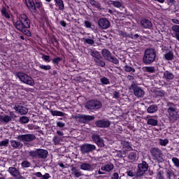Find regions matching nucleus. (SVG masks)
<instances>
[{
  "label": "nucleus",
  "mask_w": 179,
  "mask_h": 179,
  "mask_svg": "<svg viewBox=\"0 0 179 179\" xmlns=\"http://www.w3.org/2000/svg\"><path fill=\"white\" fill-rule=\"evenodd\" d=\"M31 24V20L26 14H20L17 21L14 23V27L21 31L27 37L31 36V32H30V26Z\"/></svg>",
  "instance_id": "1"
},
{
  "label": "nucleus",
  "mask_w": 179,
  "mask_h": 179,
  "mask_svg": "<svg viewBox=\"0 0 179 179\" xmlns=\"http://www.w3.org/2000/svg\"><path fill=\"white\" fill-rule=\"evenodd\" d=\"M157 57V51L153 48H149L145 49L144 55L143 56V64L144 65H152L154 62H156V58Z\"/></svg>",
  "instance_id": "2"
},
{
  "label": "nucleus",
  "mask_w": 179,
  "mask_h": 179,
  "mask_svg": "<svg viewBox=\"0 0 179 179\" xmlns=\"http://www.w3.org/2000/svg\"><path fill=\"white\" fill-rule=\"evenodd\" d=\"M148 170H149V164L146 161H142L141 163L138 164L137 168H136V176L142 179L146 175Z\"/></svg>",
  "instance_id": "3"
},
{
  "label": "nucleus",
  "mask_w": 179,
  "mask_h": 179,
  "mask_svg": "<svg viewBox=\"0 0 179 179\" xmlns=\"http://www.w3.org/2000/svg\"><path fill=\"white\" fill-rule=\"evenodd\" d=\"M29 156L33 159H47L48 150L44 149H36L29 152Z\"/></svg>",
  "instance_id": "4"
},
{
  "label": "nucleus",
  "mask_w": 179,
  "mask_h": 179,
  "mask_svg": "<svg viewBox=\"0 0 179 179\" xmlns=\"http://www.w3.org/2000/svg\"><path fill=\"white\" fill-rule=\"evenodd\" d=\"M15 76H17V78H19L21 82L25 83V85L34 86V80L29 75L22 72H17L15 73Z\"/></svg>",
  "instance_id": "5"
},
{
  "label": "nucleus",
  "mask_w": 179,
  "mask_h": 179,
  "mask_svg": "<svg viewBox=\"0 0 179 179\" xmlns=\"http://www.w3.org/2000/svg\"><path fill=\"white\" fill-rule=\"evenodd\" d=\"M151 156L153 160H156L157 163H163L164 159H163V152H162V150L157 148H152L150 150Z\"/></svg>",
  "instance_id": "6"
},
{
  "label": "nucleus",
  "mask_w": 179,
  "mask_h": 179,
  "mask_svg": "<svg viewBox=\"0 0 179 179\" xmlns=\"http://www.w3.org/2000/svg\"><path fill=\"white\" fill-rule=\"evenodd\" d=\"M87 110H100L101 107H103V104L99 100L91 99L87 101L85 105Z\"/></svg>",
  "instance_id": "7"
},
{
  "label": "nucleus",
  "mask_w": 179,
  "mask_h": 179,
  "mask_svg": "<svg viewBox=\"0 0 179 179\" xmlns=\"http://www.w3.org/2000/svg\"><path fill=\"white\" fill-rule=\"evenodd\" d=\"M101 54L103 58L108 61V62H111L112 64H115V65L120 64V60L117 59V57L113 56L111 55V52L108 49H102Z\"/></svg>",
  "instance_id": "8"
},
{
  "label": "nucleus",
  "mask_w": 179,
  "mask_h": 179,
  "mask_svg": "<svg viewBox=\"0 0 179 179\" xmlns=\"http://www.w3.org/2000/svg\"><path fill=\"white\" fill-rule=\"evenodd\" d=\"M130 90L133 91V93L136 97L140 98L145 96V91L142 89V87L138 86V84H136L135 82L131 83Z\"/></svg>",
  "instance_id": "9"
},
{
  "label": "nucleus",
  "mask_w": 179,
  "mask_h": 179,
  "mask_svg": "<svg viewBox=\"0 0 179 179\" xmlns=\"http://www.w3.org/2000/svg\"><path fill=\"white\" fill-rule=\"evenodd\" d=\"M75 118L80 124H87L88 122H90V121H93V120H94V116L90 115L78 114L75 116Z\"/></svg>",
  "instance_id": "10"
},
{
  "label": "nucleus",
  "mask_w": 179,
  "mask_h": 179,
  "mask_svg": "<svg viewBox=\"0 0 179 179\" xmlns=\"http://www.w3.org/2000/svg\"><path fill=\"white\" fill-rule=\"evenodd\" d=\"M80 150L83 155H86L96 150V145L90 143H85L80 146Z\"/></svg>",
  "instance_id": "11"
},
{
  "label": "nucleus",
  "mask_w": 179,
  "mask_h": 179,
  "mask_svg": "<svg viewBox=\"0 0 179 179\" xmlns=\"http://www.w3.org/2000/svg\"><path fill=\"white\" fill-rule=\"evenodd\" d=\"M8 171L10 174V176H12V177H14V178L15 179H24V177L22 176V173H20L19 169L15 167H9Z\"/></svg>",
  "instance_id": "12"
},
{
  "label": "nucleus",
  "mask_w": 179,
  "mask_h": 179,
  "mask_svg": "<svg viewBox=\"0 0 179 179\" xmlns=\"http://www.w3.org/2000/svg\"><path fill=\"white\" fill-rule=\"evenodd\" d=\"M92 139L94 143H96L99 148H104V140L97 134H92Z\"/></svg>",
  "instance_id": "13"
},
{
  "label": "nucleus",
  "mask_w": 179,
  "mask_h": 179,
  "mask_svg": "<svg viewBox=\"0 0 179 179\" xmlns=\"http://www.w3.org/2000/svg\"><path fill=\"white\" fill-rule=\"evenodd\" d=\"M13 110L17 113V114H20V115H26L27 113H29V109L25 106H23L19 103H16L13 107Z\"/></svg>",
  "instance_id": "14"
},
{
  "label": "nucleus",
  "mask_w": 179,
  "mask_h": 179,
  "mask_svg": "<svg viewBox=\"0 0 179 179\" xmlns=\"http://www.w3.org/2000/svg\"><path fill=\"white\" fill-rule=\"evenodd\" d=\"M98 26L101 29L106 30V29H108V27H110L111 24H110V21L107 18L102 17L98 20Z\"/></svg>",
  "instance_id": "15"
},
{
  "label": "nucleus",
  "mask_w": 179,
  "mask_h": 179,
  "mask_svg": "<svg viewBox=\"0 0 179 179\" xmlns=\"http://www.w3.org/2000/svg\"><path fill=\"white\" fill-rule=\"evenodd\" d=\"M18 138L22 142H33V141L36 140V135L27 134L20 135Z\"/></svg>",
  "instance_id": "16"
},
{
  "label": "nucleus",
  "mask_w": 179,
  "mask_h": 179,
  "mask_svg": "<svg viewBox=\"0 0 179 179\" xmlns=\"http://www.w3.org/2000/svg\"><path fill=\"white\" fill-rule=\"evenodd\" d=\"M95 125L97 128H109L111 122L110 120H99L95 122Z\"/></svg>",
  "instance_id": "17"
},
{
  "label": "nucleus",
  "mask_w": 179,
  "mask_h": 179,
  "mask_svg": "<svg viewBox=\"0 0 179 179\" xmlns=\"http://www.w3.org/2000/svg\"><path fill=\"white\" fill-rule=\"evenodd\" d=\"M167 113L169 115L170 119L177 121L178 118V114L177 113V110H176V108H167Z\"/></svg>",
  "instance_id": "18"
},
{
  "label": "nucleus",
  "mask_w": 179,
  "mask_h": 179,
  "mask_svg": "<svg viewBox=\"0 0 179 179\" xmlns=\"http://www.w3.org/2000/svg\"><path fill=\"white\" fill-rule=\"evenodd\" d=\"M71 175L73 177L79 178V177H82V176H83V173L77 167L73 166L71 167Z\"/></svg>",
  "instance_id": "19"
},
{
  "label": "nucleus",
  "mask_w": 179,
  "mask_h": 179,
  "mask_svg": "<svg viewBox=\"0 0 179 179\" xmlns=\"http://www.w3.org/2000/svg\"><path fill=\"white\" fill-rule=\"evenodd\" d=\"M10 115H0V122H3L4 124H8L10 121H12V116L13 115V112L10 113Z\"/></svg>",
  "instance_id": "20"
},
{
  "label": "nucleus",
  "mask_w": 179,
  "mask_h": 179,
  "mask_svg": "<svg viewBox=\"0 0 179 179\" xmlns=\"http://www.w3.org/2000/svg\"><path fill=\"white\" fill-rule=\"evenodd\" d=\"M141 27L143 29H152V22L148 19H143L141 21Z\"/></svg>",
  "instance_id": "21"
},
{
  "label": "nucleus",
  "mask_w": 179,
  "mask_h": 179,
  "mask_svg": "<svg viewBox=\"0 0 179 179\" xmlns=\"http://www.w3.org/2000/svg\"><path fill=\"white\" fill-rule=\"evenodd\" d=\"M10 143L13 149H22V148H23V144L20 141L16 140H11Z\"/></svg>",
  "instance_id": "22"
},
{
  "label": "nucleus",
  "mask_w": 179,
  "mask_h": 179,
  "mask_svg": "<svg viewBox=\"0 0 179 179\" xmlns=\"http://www.w3.org/2000/svg\"><path fill=\"white\" fill-rule=\"evenodd\" d=\"M157 119L153 118V116L147 117V124L148 125H152V127H157L158 124Z\"/></svg>",
  "instance_id": "23"
},
{
  "label": "nucleus",
  "mask_w": 179,
  "mask_h": 179,
  "mask_svg": "<svg viewBox=\"0 0 179 179\" xmlns=\"http://www.w3.org/2000/svg\"><path fill=\"white\" fill-rule=\"evenodd\" d=\"M94 61L97 66H100L101 68H104V66H106V62H104L103 57L101 56L96 59H94Z\"/></svg>",
  "instance_id": "24"
},
{
  "label": "nucleus",
  "mask_w": 179,
  "mask_h": 179,
  "mask_svg": "<svg viewBox=\"0 0 179 179\" xmlns=\"http://www.w3.org/2000/svg\"><path fill=\"white\" fill-rule=\"evenodd\" d=\"M90 3L95 8L96 10H101V4L99 1H96L95 0H90Z\"/></svg>",
  "instance_id": "25"
},
{
  "label": "nucleus",
  "mask_w": 179,
  "mask_h": 179,
  "mask_svg": "<svg viewBox=\"0 0 179 179\" xmlns=\"http://www.w3.org/2000/svg\"><path fill=\"white\" fill-rule=\"evenodd\" d=\"M114 169V164L109 163L107 164H105L104 166L101 167V170L102 171H106L107 173L111 171Z\"/></svg>",
  "instance_id": "26"
},
{
  "label": "nucleus",
  "mask_w": 179,
  "mask_h": 179,
  "mask_svg": "<svg viewBox=\"0 0 179 179\" xmlns=\"http://www.w3.org/2000/svg\"><path fill=\"white\" fill-rule=\"evenodd\" d=\"M84 26L86 27V29H90L91 30H97V27L94 25V24H92L89 20H85L84 22Z\"/></svg>",
  "instance_id": "27"
},
{
  "label": "nucleus",
  "mask_w": 179,
  "mask_h": 179,
  "mask_svg": "<svg viewBox=\"0 0 179 179\" xmlns=\"http://www.w3.org/2000/svg\"><path fill=\"white\" fill-rule=\"evenodd\" d=\"M126 174L128 176V177H134L135 179H140V178H138L136 176V170L135 169H129L126 171Z\"/></svg>",
  "instance_id": "28"
},
{
  "label": "nucleus",
  "mask_w": 179,
  "mask_h": 179,
  "mask_svg": "<svg viewBox=\"0 0 179 179\" xmlns=\"http://www.w3.org/2000/svg\"><path fill=\"white\" fill-rule=\"evenodd\" d=\"M1 16H3V17H6V19H10V15L8 12V10H6V7L3 6L1 7Z\"/></svg>",
  "instance_id": "29"
},
{
  "label": "nucleus",
  "mask_w": 179,
  "mask_h": 179,
  "mask_svg": "<svg viewBox=\"0 0 179 179\" xmlns=\"http://www.w3.org/2000/svg\"><path fill=\"white\" fill-rule=\"evenodd\" d=\"M164 58L166 61H173V59H174V53L173 51H169L164 55Z\"/></svg>",
  "instance_id": "30"
},
{
  "label": "nucleus",
  "mask_w": 179,
  "mask_h": 179,
  "mask_svg": "<svg viewBox=\"0 0 179 179\" xmlns=\"http://www.w3.org/2000/svg\"><path fill=\"white\" fill-rule=\"evenodd\" d=\"M34 8H31V12H36L37 9H40L41 6H43V3H41V0H34Z\"/></svg>",
  "instance_id": "31"
},
{
  "label": "nucleus",
  "mask_w": 179,
  "mask_h": 179,
  "mask_svg": "<svg viewBox=\"0 0 179 179\" xmlns=\"http://www.w3.org/2000/svg\"><path fill=\"white\" fill-rule=\"evenodd\" d=\"M80 169L85 171H90V170H92V165H90V164L84 162L80 165Z\"/></svg>",
  "instance_id": "32"
},
{
  "label": "nucleus",
  "mask_w": 179,
  "mask_h": 179,
  "mask_svg": "<svg viewBox=\"0 0 179 179\" xmlns=\"http://www.w3.org/2000/svg\"><path fill=\"white\" fill-rule=\"evenodd\" d=\"M50 113L53 117H65V113L61 112L59 110H50Z\"/></svg>",
  "instance_id": "33"
},
{
  "label": "nucleus",
  "mask_w": 179,
  "mask_h": 179,
  "mask_svg": "<svg viewBox=\"0 0 179 179\" xmlns=\"http://www.w3.org/2000/svg\"><path fill=\"white\" fill-rule=\"evenodd\" d=\"M157 110H159V107H157V105H150L147 108V111L148 113H149V114H153L154 113L157 112Z\"/></svg>",
  "instance_id": "34"
},
{
  "label": "nucleus",
  "mask_w": 179,
  "mask_h": 179,
  "mask_svg": "<svg viewBox=\"0 0 179 179\" xmlns=\"http://www.w3.org/2000/svg\"><path fill=\"white\" fill-rule=\"evenodd\" d=\"M21 167L23 169V170H26V169L31 167V163L27 159H24L21 163Z\"/></svg>",
  "instance_id": "35"
},
{
  "label": "nucleus",
  "mask_w": 179,
  "mask_h": 179,
  "mask_svg": "<svg viewBox=\"0 0 179 179\" xmlns=\"http://www.w3.org/2000/svg\"><path fill=\"white\" fill-rule=\"evenodd\" d=\"M164 78H165L166 80H173V79H174V74L169 71H166L164 73Z\"/></svg>",
  "instance_id": "36"
},
{
  "label": "nucleus",
  "mask_w": 179,
  "mask_h": 179,
  "mask_svg": "<svg viewBox=\"0 0 179 179\" xmlns=\"http://www.w3.org/2000/svg\"><path fill=\"white\" fill-rule=\"evenodd\" d=\"M166 176L167 179H171L172 177H176V173L172 169H166Z\"/></svg>",
  "instance_id": "37"
},
{
  "label": "nucleus",
  "mask_w": 179,
  "mask_h": 179,
  "mask_svg": "<svg viewBox=\"0 0 179 179\" xmlns=\"http://www.w3.org/2000/svg\"><path fill=\"white\" fill-rule=\"evenodd\" d=\"M56 6H58L59 10H64L65 6H64V1L62 0H55Z\"/></svg>",
  "instance_id": "38"
},
{
  "label": "nucleus",
  "mask_w": 179,
  "mask_h": 179,
  "mask_svg": "<svg viewBox=\"0 0 179 179\" xmlns=\"http://www.w3.org/2000/svg\"><path fill=\"white\" fill-rule=\"evenodd\" d=\"M122 148L125 152H129L132 150V147L131 146V144H129V142H124L122 144Z\"/></svg>",
  "instance_id": "39"
},
{
  "label": "nucleus",
  "mask_w": 179,
  "mask_h": 179,
  "mask_svg": "<svg viewBox=\"0 0 179 179\" xmlns=\"http://www.w3.org/2000/svg\"><path fill=\"white\" fill-rule=\"evenodd\" d=\"M25 4L29 10L34 9V0H25Z\"/></svg>",
  "instance_id": "40"
},
{
  "label": "nucleus",
  "mask_w": 179,
  "mask_h": 179,
  "mask_svg": "<svg viewBox=\"0 0 179 179\" xmlns=\"http://www.w3.org/2000/svg\"><path fill=\"white\" fill-rule=\"evenodd\" d=\"M38 68L42 71H51L52 67H51V65L50 64L44 65V64H39Z\"/></svg>",
  "instance_id": "41"
},
{
  "label": "nucleus",
  "mask_w": 179,
  "mask_h": 179,
  "mask_svg": "<svg viewBox=\"0 0 179 179\" xmlns=\"http://www.w3.org/2000/svg\"><path fill=\"white\" fill-rule=\"evenodd\" d=\"M61 61H62V58L58 56L52 59V63L53 64V65H57V66L58 65H59V62H61Z\"/></svg>",
  "instance_id": "42"
},
{
  "label": "nucleus",
  "mask_w": 179,
  "mask_h": 179,
  "mask_svg": "<svg viewBox=\"0 0 179 179\" xmlns=\"http://www.w3.org/2000/svg\"><path fill=\"white\" fill-rule=\"evenodd\" d=\"M144 71L148 73H155L156 72L155 66H145Z\"/></svg>",
  "instance_id": "43"
},
{
  "label": "nucleus",
  "mask_w": 179,
  "mask_h": 179,
  "mask_svg": "<svg viewBox=\"0 0 179 179\" xmlns=\"http://www.w3.org/2000/svg\"><path fill=\"white\" fill-rule=\"evenodd\" d=\"M19 121L20 124H27L29 121V119L27 116H22L20 117Z\"/></svg>",
  "instance_id": "44"
},
{
  "label": "nucleus",
  "mask_w": 179,
  "mask_h": 179,
  "mask_svg": "<svg viewBox=\"0 0 179 179\" xmlns=\"http://www.w3.org/2000/svg\"><path fill=\"white\" fill-rule=\"evenodd\" d=\"M124 69L125 72H132L133 73H134V72H136L135 68H134L131 66H128V65H126L124 67Z\"/></svg>",
  "instance_id": "45"
},
{
  "label": "nucleus",
  "mask_w": 179,
  "mask_h": 179,
  "mask_svg": "<svg viewBox=\"0 0 179 179\" xmlns=\"http://www.w3.org/2000/svg\"><path fill=\"white\" fill-rule=\"evenodd\" d=\"M129 160H136V151L130 152L129 154Z\"/></svg>",
  "instance_id": "46"
},
{
  "label": "nucleus",
  "mask_w": 179,
  "mask_h": 179,
  "mask_svg": "<svg viewBox=\"0 0 179 179\" xmlns=\"http://www.w3.org/2000/svg\"><path fill=\"white\" fill-rule=\"evenodd\" d=\"M157 179H164V171L163 170L158 171L157 173Z\"/></svg>",
  "instance_id": "47"
},
{
  "label": "nucleus",
  "mask_w": 179,
  "mask_h": 179,
  "mask_svg": "<svg viewBox=\"0 0 179 179\" xmlns=\"http://www.w3.org/2000/svg\"><path fill=\"white\" fill-rule=\"evenodd\" d=\"M111 5H113L115 8H121L122 3L120 1H111Z\"/></svg>",
  "instance_id": "48"
},
{
  "label": "nucleus",
  "mask_w": 179,
  "mask_h": 179,
  "mask_svg": "<svg viewBox=\"0 0 179 179\" xmlns=\"http://www.w3.org/2000/svg\"><path fill=\"white\" fill-rule=\"evenodd\" d=\"M42 59H43L45 62H51V57H50V55H42Z\"/></svg>",
  "instance_id": "49"
},
{
  "label": "nucleus",
  "mask_w": 179,
  "mask_h": 179,
  "mask_svg": "<svg viewBox=\"0 0 179 179\" xmlns=\"http://www.w3.org/2000/svg\"><path fill=\"white\" fill-rule=\"evenodd\" d=\"M91 55L94 58V59H97V58H99V57H101V55H100L99 52L94 51V50L91 52Z\"/></svg>",
  "instance_id": "50"
},
{
  "label": "nucleus",
  "mask_w": 179,
  "mask_h": 179,
  "mask_svg": "<svg viewBox=\"0 0 179 179\" xmlns=\"http://www.w3.org/2000/svg\"><path fill=\"white\" fill-rule=\"evenodd\" d=\"M167 144H169V139H159V145L161 146H167Z\"/></svg>",
  "instance_id": "51"
},
{
  "label": "nucleus",
  "mask_w": 179,
  "mask_h": 179,
  "mask_svg": "<svg viewBox=\"0 0 179 179\" xmlns=\"http://www.w3.org/2000/svg\"><path fill=\"white\" fill-rule=\"evenodd\" d=\"M101 83L102 85H110V80H108V78L106 77H103L101 78Z\"/></svg>",
  "instance_id": "52"
},
{
  "label": "nucleus",
  "mask_w": 179,
  "mask_h": 179,
  "mask_svg": "<svg viewBox=\"0 0 179 179\" xmlns=\"http://www.w3.org/2000/svg\"><path fill=\"white\" fill-rule=\"evenodd\" d=\"M172 162L173 163L176 167H179V159L177 157L172 158Z\"/></svg>",
  "instance_id": "53"
},
{
  "label": "nucleus",
  "mask_w": 179,
  "mask_h": 179,
  "mask_svg": "<svg viewBox=\"0 0 179 179\" xmlns=\"http://www.w3.org/2000/svg\"><path fill=\"white\" fill-rule=\"evenodd\" d=\"M50 76H54V78H58V71L56 70H51L49 71Z\"/></svg>",
  "instance_id": "54"
},
{
  "label": "nucleus",
  "mask_w": 179,
  "mask_h": 179,
  "mask_svg": "<svg viewBox=\"0 0 179 179\" xmlns=\"http://www.w3.org/2000/svg\"><path fill=\"white\" fill-rule=\"evenodd\" d=\"M9 145V139H6L0 142V146H8Z\"/></svg>",
  "instance_id": "55"
},
{
  "label": "nucleus",
  "mask_w": 179,
  "mask_h": 179,
  "mask_svg": "<svg viewBox=\"0 0 179 179\" xmlns=\"http://www.w3.org/2000/svg\"><path fill=\"white\" fill-rule=\"evenodd\" d=\"M84 42L86 44H90V45H93V43H94V41L93 39L86 38V39H85Z\"/></svg>",
  "instance_id": "56"
},
{
  "label": "nucleus",
  "mask_w": 179,
  "mask_h": 179,
  "mask_svg": "<svg viewBox=\"0 0 179 179\" xmlns=\"http://www.w3.org/2000/svg\"><path fill=\"white\" fill-rule=\"evenodd\" d=\"M58 166H59L61 169H66V167H68V164H64L62 161H60L58 162Z\"/></svg>",
  "instance_id": "57"
},
{
  "label": "nucleus",
  "mask_w": 179,
  "mask_h": 179,
  "mask_svg": "<svg viewBox=\"0 0 179 179\" xmlns=\"http://www.w3.org/2000/svg\"><path fill=\"white\" fill-rule=\"evenodd\" d=\"M172 30L174 31V33L179 34V25H173L172 27Z\"/></svg>",
  "instance_id": "58"
},
{
  "label": "nucleus",
  "mask_w": 179,
  "mask_h": 179,
  "mask_svg": "<svg viewBox=\"0 0 179 179\" xmlns=\"http://www.w3.org/2000/svg\"><path fill=\"white\" fill-rule=\"evenodd\" d=\"M166 106L168 108H176V104L173 102H168Z\"/></svg>",
  "instance_id": "59"
},
{
  "label": "nucleus",
  "mask_w": 179,
  "mask_h": 179,
  "mask_svg": "<svg viewBox=\"0 0 179 179\" xmlns=\"http://www.w3.org/2000/svg\"><path fill=\"white\" fill-rule=\"evenodd\" d=\"M49 178H51V176L50 175V173H46L44 175H42L41 179H49Z\"/></svg>",
  "instance_id": "60"
},
{
  "label": "nucleus",
  "mask_w": 179,
  "mask_h": 179,
  "mask_svg": "<svg viewBox=\"0 0 179 179\" xmlns=\"http://www.w3.org/2000/svg\"><path fill=\"white\" fill-rule=\"evenodd\" d=\"M113 99H120V92L118 91L113 92Z\"/></svg>",
  "instance_id": "61"
},
{
  "label": "nucleus",
  "mask_w": 179,
  "mask_h": 179,
  "mask_svg": "<svg viewBox=\"0 0 179 179\" xmlns=\"http://www.w3.org/2000/svg\"><path fill=\"white\" fill-rule=\"evenodd\" d=\"M57 127L59 128H64L65 127V124L63 122H57Z\"/></svg>",
  "instance_id": "62"
},
{
  "label": "nucleus",
  "mask_w": 179,
  "mask_h": 179,
  "mask_svg": "<svg viewBox=\"0 0 179 179\" xmlns=\"http://www.w3.org/2000/svg\"><path fill=\"white\" fill-rule=\"evenodd\" d=\"M52 43L53 44L54 47H58V45H59V43H58V41H57V38H54L52 41Z\"/></svg>",
  "instance_id": "63"
},
{
  "label": "nucleus",
  "mask_w": 179,
  "mask_h": 179,
  "mask_svg": "<svg viewBox=\"0 0 179 179\" xmlns=\"http://www.w3.org/2000/svg\"><path fill=\"white\" fill-rule=\"evenodd\" d=\"M120 178V176L118 175V173L115 172L112 176V179H118Z\"/></svg>",
  "instance_id": "64"
}]
</instances>
